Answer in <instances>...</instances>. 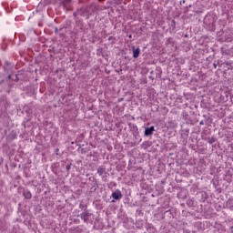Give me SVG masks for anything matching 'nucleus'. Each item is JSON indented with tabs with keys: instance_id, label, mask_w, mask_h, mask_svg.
<instances>
[{
	"instance_id": "1",
	"label": "nucleus",
	"mask_w": 233,
	"mask_h": 233,
	"mask_svg": "<svg viewBox=\"0 0 233 233\" xmlns=\"http://www.w3.org/2000/svg\"><path fill=\"white\" fill-rule=\"evenodd\" d=\"M79 218L83 219L84 223H92L94 221V214L86 210L79 215Z\"/></svg>"
},
{
	"instance_id": "2",
	"label": "nucleus",
	"mask_w": 233,
	"mask_h": 233,
	"mask_svg": "<svg viewBox=\"0 0 233 233\" xmlns=\"http://www.w3.org/2000/svg\"><path fill=\"white\" fill-rule=\"evenodd\" d=\"M111 198L119 200L123 198V194H121V191L119 189H116L115 192L112 193Z\"/></svg>"
},
{
	"instance_id": "3",
	"label": "nucleus",
	"mask_w": 233,
	"mask_h": 233,
	"mask_svg": "<svg viewBox=\"0 0 233 233\" xmlns=\"http://www.w3.org/2000/svg\"><path fill=\"white\" fill-rule=\"evenodd\" d=\"M154 130H155L154 126L146 128V130H145V136H147V137L152 136V134H154Z\"/></svg>"
},
{
	"instance_id": "4",
	"label": "nucleus",
	"mask_w": 233,
	"mask_h": 233,
	"mask_svg": "<svg viewBox=\"0 0 233 233\" xmlns=\"http://www.w3.org/2000/svg\"><path fill=\"white\" fill-rule=\"evenodd\" d=\"M140 53H141V49H139V47L137 48L133 47V57H135V59L139 57Z\"/></svg>"
},
{
	"instance_id": "5",
	"label": "nucleus",
	"mask_w": 233,
	"mask_h": 233,
	"mask_svg": "<svg viewBox=\"0 0 233 233\" xmlns=\"http://www.w3.org/2000/svg\"><path fill=\"white\" fill-rule=\"evenodd\" d=\"M23 196L25 199H32V193L28 189L24 190Z\"/></svg>"
},
{
	"instance_id": "6",
	"label": "nucleus",
	"mask_w": 233,
	"mask_h": 233,
	"mask_svg": "<svg viewBox=\"0 0 233 233\" xmlns=\"http://www.w3.org/2000/svg\"><path fill=\"white\" fill-rule=\"evenodd\" d=\"M105 170H106L105 167L100 166V167L97 168V174H98L99 176H101L102 174H105Z\"/></svg>"
},
{
	"instance_id": "7",
	"label": "nucleus",
	"mask_w": 233,
	"mask_h": 233,
	"mask_svg": "<svg viewBox=\"0 0 233 233\" xmlns=\"http://www.w3.org/2000/svg\"><path fill=\"white\" fill-rule=\"evenodd\" d=\"M219 66L226 68V70H230V64H228V63H222L219 65Z\"/></svg>"
},
{
	"instance_id": "8",
	"label": "nucleus",
	"mask_w": 233,
	"mask_h": 233,
	"mask_svg": "<svg viewBox=\"0 0 233 233\" xmlns=\"http://www.w3.org/2000/svg\"><path fill=\"white\" fill-rule=\"evenodd\" d=\"M67 172L70 170V168H72V164H68L66 167Z\"/></svg>"
},
{
	"instance_id": "9",
	"label": "nucleus",
	"mask_w": 233,
	"mask_h": 233,
	"mask_svg": "<svg viewBox=\"0 0 233 233\" xmlns=\"http://www.w3.org/2000/svg\"><path fill=\"white\" fill-rule=\"evenodd\" d=\"M218 65H219V62H218L217 64L214 63V64H213L214 68H218Z\"/></svg>"
},
{
	"instance_id": "10",
	"label": "nucleus",
	"mask_w": 233,
	"mask_h": 233,
	"mask_svg": "<svg viewBox=\"0 0 233 233\" xmlns=\"http://www.w3.org/2000/svg\"><path fill=\"white\" fill-rule=\"evenodd\" d=\"M208 143H209V145H212V143H214V140L211 139L208 141Z\"/></svg>"
},
{
	"instance_id": "11",
	"label": "nucleus",
	"mask_w": 233,
	"mask_h": 233,
	"mask_svg": "<svg viewBox=\"0 0 233 233\" xmlns=\"http://www.w3.org/2000/svg\"><path fill=\"white\" fill-rule=\"evenodd\" d=\"M200 125H204L203 121L200 122Z\"/></svg>"
},
{
	"instance_id": "12",
	"label": "nucleus",
	"mask_w": 233,
	"mask_h": 233,
	"mask_svg": "<svg viewBox=\"0 0 233 233\" xmlns=\"http://www.w3.org/2000/svg\"><path fill=\"white\" fill-rule=\"evenodd\" d=\"M11 76H8V79H10Z\"/></svg>"
}]
</instances>
